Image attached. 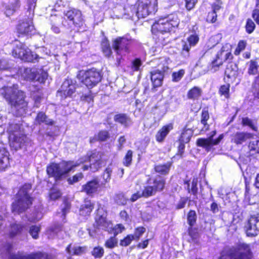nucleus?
I'll return each mask as SVG.
<instances>
[{
    "label": "nucleus",
    "mask_w": 259,
    "mask_h": 259,
    "mask_svg": "<svg viewBox=\"0 0 259 259\" xmlns=\"http://www.w3.org/2000/svg\"><path fill=\"white\" fill-rule=\"evenodd\" d=\"M1 95L12 107L15 108L18 116L26 114L28 108V102L25 101L24 92L12 87L4 86L1 89Z\"/></svg>",
    "instance_id": "nucleus-1"
},
{
    "label": "nucleus",
    "mask_w": 259,
    "mask_h": 259,
    "mask_svg": "<svg viewBox=\"0 0 259 259\" xmlns=\"http://www.w3.org/2000/svg\"><path fill=\"white\" fill-rule=\"evenodd\" d=\"M60 163L51 162L46 168L47 174L49 178H53L55 181L61 180L75 167L80 165V163L72 160H63Z\"/></svg>",
    "instance_id": "nucleus-2"
},
{
    "label": "nucleus",
    "mask_w": 259,
    "mask_h": 259,
    "mask_svg": "<svg viewBox=\"0 0 259 259\" xmlns=\"http://www.w3.org/2000/svg\"><path fill=\"white\" fill-rule=\"evenodd\" d=\"M7 132L8 143L12 150L17 151L26 146L27 137L21 130V124L14 122L9 123Z\"/></svg>",
    "instance_id": "nucleus-3"
},
{
    "label": "nucleus",
    "mask_w": 259,
    "mask_h": 259,
    "mask_svg": "<svg viewBox=\"0 0 259 259\" xmlns=\"http://www.w3.org/2000/svg\"><path fill=\"white\" fill-rule=\"evenodd\" d=\"M179 23L180 20L178 16L170 14L155 21L152 25L151 31L155 35L169 33L177 28Z\"/></svg>",
    "instance_id": "nucleus-4"
},
{
    "label": "nucleus",
    "mask_w": 259,
    "mask_h": 259,
    "mask_svg": "<svg viewBox=\"0 0 259 259\" xmlns=\"http://www.w3.org/2000/svg\"><path fill=\"white\" fill-rule=\"evenodd\" d=\"M76 78L80 83L91 89L96 86L102 80L101 72L96 68L80 70L76 74Z\"/></svg>",
    "instance_id": "nucleus-5"
},
{
    "label": "nucleus",
    "mask_w": 259,
    "mask_h": 259,
    "mask_svg": "<svg viewBox=\"0 0 259 259\" xmlns=\"http://www.w3.org/2000/svg\"><path fill=\"white\" fill-rule=\"evenodd\" d=\"M144 186L149 197L162 192L166 188V178L160 175L149 177Z\"/></svg>",
    "instance_id": "nucleus-6"
},
{
    "label": "nucleus",
    "mask_w": 259,
    "mask_h": 259,
    "mask_svg": "<svg viewBox=\"0 0 259 259\" xmlns=\"http://www.w3.org/2000/svg\"><path fill=\"white\" fill-rule=\"evenodd\" d=\"M136 15L139 19L144 18L157 11V0H137Z\"/></svg>",
    "instance_id": "nucleus-7"
},
{
    "label": "nucleus",
    "mask_w": 259,
    "mask_h": 259,
    "mask_svg": "<svg viewBox=\"0 0 259 259\" xmlns=\"http://www.w3.org/2000/svg\"><path fill=\"white\" fill-rule=\"evenodd\" d=\"M84 23V21L80 11L72 9L64 12L62 21V24L64 26L71 27L73 25L77 28H79Z\"/></svg>",
    "instance_id": "nucleus-8"
},
{
    "label": "nucleus",
    "mask_w": 259,
    "mask_h": 259,
    "mask_svg": "<svg viewBox=\"0 0 259 259\" xmlns=\"http://www.w3.org/2000/svg\"><path fill=\"white\" fill-rule=\"evenodd\" d=\"M12 55L15 58L20 59L25 62L33 63L38 61V56L33 53L25 45L21 42L17 45L12 51Z\"/></svg>",
    "instance_id": "nucleus-9"
},
{
    "label": "nucleus",
    "mask_w": 259,
    "mask_h": 259,
    "mask_svg": "<svg viewBox=\"0 0 259 259\" xmlns=\"http://www.w3.org/2000/svg\"><path fill=\"white\" fill-rule=\"evenodd\" d=\"M229 71V68L226 70L224 77L225 83L220 85L218 90V94L220 97L223 96L226 99H230L231 84L235 81L238 76L236 70H232L230 72Z\"/></svg>",
    "instance_id": "nucleus-10"
},
{
    "label": "nucleus",
    "mask_w": 259,
    "mask_h": 259,
    "mask_svg": "<svg viewBox=\"0 0 259 259\" xmlns=\"http://www.w3.org/2000/svg\"><path fill=\"white\" fill-rule=\"evenodd\" d=\"M33 197H23L16 196V199L12 203L11 209L12 213L20 214L29 209L34 201Z\"/></svg>",
    "instance_id": "nucleus-11"
},
{
    "label": "nucleus",
    "mask_w": 259,
    "mask_h": 259,
    "mask_svg": "<svg viewBox=\"0 0 259 259\" xmlns=\"http://www.w3.org/2000/svg\"><path fill=\"white\" fill-rule=\"evenodd\" d=\"M193 135V130L191 128H187V125L183 128L181 133L179 136L177 141L178 145L177 146L176 155L181 158L183 157L185 145L190 142Z\"/></svg>",
    "instance_id": "nucleus-12"
},
{
    "label": "nucleus",
    "mask_w": 259,
    "mask_h": 259,
    "mask_svg": "<svg viewBox=\"0 0 259 259\" xmlns=\"http://www.w3.org/2000/svg\"><path fill=\"white\" fill-rule=\"evenodd\" d=\"M217 259H243V243L224 247Z\"/></svg>",
    "instance_id": "nucleus-13"
},
{
    "label": "nucleus",
    "mask_w": 259,
    "mask_h": 259,
    "mask_svg": "<svg viewBox=\"0 0 259 259\" xmlns=\"http://www.w3.org/2000/svg\"><path fill=\"white\" fill-rule=\"evenodd\" d=\"M233 56L231 52L225 51L224 47H223L217 53L214 58L209 63L208 68L213 72L217 71L224 62L228 60H231Z\"/></svg>",
    "instance_id": "nucleus-14"
},
{
    "label": "nucleus",
    "mask_w": 259,
    "mask_h": 259,
    "mask_svg": "<svg viewBox=\"0 0 259 259\" xmlns=\"http://www.w3.org/2000/svg\"><path fill=\"white\" fill-rule=\"evenodd\" d=\"M217 131H212L210 135L207 138H200L197 139L196 144L198 147H202L207 151L209 152L213 146L217 145L220 144L221 141L224 138V134L220 135L217 138L213 139V137L216 135Z\"/></svg>",
    "instance_id": "nucleus-15"
},
{
    "label": "nucleus",
    "mask_w": 259,
    "mask_h": 259,
    "mask_svg": "<svg viewBox=\"0 0 259 259\" xmlns=\"http://www.w3.org/2000/svg\"><path fill=\"white\" fill-rule=\"evenodd\" d=\"M132 39L126 37L119 36L115 38L113 41L112 47L116 54L119 55L121 52L128 53Z\"/></svg>",
    "instance_id": "nucleus-16"
},
{
    "label": "nucleus",
    "mask_w": 259,
    "mask_h": 259,
    "mask_svg": "<svg viewBox=\"0 0 259 259\" xmlns=\"http://www.w3.org/2000/svg\"><path fill=\"white\" fill-rule=\"evenodd\" d=\"M247 236L254 237L259 233V214L251 215L245 226Z\"/></svg>",
    "instance_id": "nucleus-17"
},
{
    "label": "nucleus",
    "mask_w": 259,
    "mask_h": 259,
    "mask_svg": "<svg viewBox=\"0 0 259 259\" xmlns=\"http://www.w3.org/2000/svg\"><path fill=\"white\" fill-rule=\"evenodd\" d=\"M50 255L47 252L37 251L27 254H23L18 252L17 253H11L10 259H50Z\"/></svg>",
    "instance_id": "nucleus-18"
},
{
    "label": "nucleus",
    "mask_w": 259,
    "mask_h": 259,
    "mask_svg": "<svg viewBox=\"0 0 259 259\" xmlns=\"http://www.w3.org/2000/svg\"><path fill=\"white\" fill-rule=\"evenodd\" d=\"M150 79L152 83L151 90L153 92L157 91V89L163 84L164 78V72L159 69L150 72Z\"/></svg>",
    "instance_id": "nucleus-19"
},
{
    "label": "nucleus",
    "mask_w": 259,
    "mask_h": 259,
    "mask_svg": "<svg viewBox=\"0 0 259 259\" xmlns=\"http://www.w3.org/2000/svg\"><path fill=\"white\" fill-rule=\"evenodd\" d=\"M34 30V26L31 21H23L17 26V33L18 37L31 36Z\"/></svg>",
    "instance_id": "nucleus-20"
},
{
    "label": "nucleus",
    "mask_w": 259,
    "mask_h": 259,
    "mask_svg": "<svg viewBox=\"0 0 259 259\" xmlns=\"http://www.w3.org/2000/svg\"><path fill=\"white\" fill-rule=\"evenodd\" d=\"M199 41V34L194 32L187 37L186 41H183L181 53L189 56L191 48L195 47L198 43Z\"/></svg>",
    "instance_id": "nucleus-21"
},
{
    "label": "nucleus",
    "mask_w": 259,
    "mask_h": 259,
    "mask_svg": "<svg viewBox=\"0 0 259 259\" xmlns=\"http://www.w3.org/2000/svg\"><path fill=\"white\" fill-rule=\"evenodd\" d=\"M217 4H211V11L208 12L205 18V21L209 24H215L218 22V13L224 9V5H221V2H217Z\"/></svg>",
    "instance_id": "nucleus-22"
},
{
    "label": "nucleus",
    "mask_w": 259,
    "mask_h": 259,
    "mask_svg": "<svg viewBox=\"0 0 259 259\" xmlns=\"http://www.w3.org/2000/svg\"><path fill=\"white\" fill-rule=\"evenodd\" d=\"M100 183L97 178H95L83 184L81 186V191L89 196H93L97 193L100 188Z\"/></svg>",
    "instance_id": "nucleus-23"
},
{
    "label": "nucleus",
    "mask_w": 259,
    "mask_h": 259,
    "mask_svg": "<svg viewBox=\"0 0 259 259\" xmlns=\"http://www.w3.org/2000/svg\"><path fill=\"white\" fill-rule=\"evenodd\" d=\"M101 209L103 210L100 206L97 209V214L95 218V223L93 225L94 228L96 229H103L107 227L108 224L106 212L100 213Z\"/></svg>",
    "instance_id": "nucleus-24"
},
{
    "label": "nucleus",
    "mask_w": 259,
    "mask_h": 259,
    "mask_svg": "<svg viewBox=\"0 0 259 259\" xmlns=\"http://www.w3.org/2000/svg\"><path fill=\"white\" fill-rule=\"evenodd\" d=\"M174 129V123L172 122L163 125L155 134L156 141L158 143H162L170 132Z\"/></svg>",
    "instance_id": "nucleus-25"
},
{
    "label": "nucleus",
    "mask_w": 259,
    "mask_h": 259,
    "mask_svg": "<svg viewBox=\"0 0 259 259\" xmlns=\"http://www.w3.org/2000/svg\"><path fill=\"white\" fill-rule=\"evenodd\" d=\"M95 206V204L88 198L84 199L83 203L80 206L79 214L80 215L87 217L91 215Z\"/></svg>",
    "instance_id": "nucleus-26"
},
{
    "label": "nucleus",
    "mask_w": 259,
    "mask_h": 259,
    "mask_svg": "<svg viewBox=\"0 0 259 259\" xmlns=\"http://www.w3.org/2000/svg\"><path fill=\"white\" fill-rule=\"evenodd\" d=\"M10 154L5 147H0V171L5 170L10 167Z\"/></svg>",
    "instance_id": "nucleus-27"
},
{
    "label": "nucleus",
    "mask_w": 259,
    "mask_h": 259,
    "mask_svg": "<svg viewBox=\"0 0 259 259\" xmlns=\"http://www.w3.org/2000/svg\"><path fill=\"white\" fill-rule=\"evenodd\" d=\"M4 6V13L6 16L10 17L13 15L21 7L20 0H12L9 4H5Z\"/></svg>",
    "instance_id": "nucleus-28"
},
{
    "label": "nucleus",
    "mask_w": 259,
    "mask_h": 259,
    "mask_svg": "<svg viewBox=\"0 0 259 259\" xmlns=\"http://www.w3.org/2000/svg\"><path fill=\"white\" fill-rule=\"evenodd\" d=\"M114 121L122 125L124 127H128L132 124L130 117L126 113H120L116 114L113 117Z\"/></svg>",
    "instance_id": "nucleus-29"
},
{
    "label": "nucleus",
    "mask_w": 259,
    "mask_h": 259,
    "mask_svg": "<svg viewBox=\"0 0 259 259\" xmlns=\"http://www.w3.org/2000/svg\"><path fill=\"white\" fill-rule=\"evenodd\" d=\"M172 161H168L162 164H158L154 165V171L158 174V175L164 177L169 173Z\"/></svg>",
    "instance_id": "nucleus-30"
},
{
    "label": "nucleus",
    "mask_w": 259,
    "mask_h": 259,
    "mask_svg": "<svg viewBox=\"0 0 259 259\" xmlns=\"http://www.w3.org/2000/svg\"><path fill=\"white\" fill-rule=\"evenodd\" d=\"M210 119V115L208 107H204L202 109L200 113V123L202 125V127L200 132H207L210 129V125L208 121Z\"/></svg>",
    "instance_id": "nucleus-31"
},
{
    "label": "nucleus",
    "mask_w": 259,
    "mask_h": 259,
    "mask_svg": "<svg viewBox=\"0 0 259 259\" xmlns=\"http://www.w3.org/2000/svg\"><path fill=\"white\" fill-rule=\"evenodd\" d=\"M253 136L250 133H244V141L247 139H251L249 143L248 149L250 151L259 153V139H254Z\"/></svg>",
    "instance_id": "nucleus-32"
},
{
    "label": "nucleus",
    "mask_w": 259,
    "mask_h": 259,
    "mask_svg": "<svg viewBox=\"0 0 259 259\" xmlns=\"http://www.w3.org/2000/svg\"><path fill=\"white\" fill-rule=\"evenodd\" d=\"M110 138V135L109 131L106 130H102L99 131L93 137H91L89 142L90 143L96 142H103L107 141Z\"/></svg>",
    "instance_id": "nucleus-33"
},
{
    "label": "nucleus",
    "mask_w": 259,
    "mask_h": 259,
    "mask_svg": "<svg viewBox=\"0 0 259 259\" xmlns=\"http://www.w3.org/2000/svg\"><path fill=\"white\" fill-rule=\"evenodd\" d=\"M97 157V154L95 152L92 153L88 155V160L91 163L90 164V170L93 172L98 171L101 167V160L96 159Z\"/></svg>",
    "instance_id": "nucleus-34"
},
{
    "label": "nucleus",
    "mask_w": 259,
    "mask_h": 259,
    "mask_svg": "<svg viewBox=\"0 0 259 259\" xmlns=\"http://www.w3.org/2000/svg\"><path fill=\"white\" fill-rule=\"evenodd\" d=\"M76 87L75 84L70 83L67 81V85L66 89H62L60 91H58L60 95L64 98L67 97H71L73 94L76 92Z\"/></svg>",
    "instance_id": "nucleus-35"
},
{
    "label": "nucleus",
    "mask_w": 259,
    "mask_h": 259,
    "mask_svg": "<svg viewBox=\"0 0 259 259\" xmlns=\"http://www.w3.org/2000/svg\"><path fill=\"white\" fill-rule=\"evenodd\" d=\"M101 51L104 56L107 58H110L112 56V51L109 40L106 36L104 37L101 41Z\"/></svg>",
    "instance_id": "nucleus-36"
},
{
    "label": "nucleus",
    "mask_w": 259,
    "mask_h": 259,
    "mask_svg": "<svg viewBox=\"0 0 259 259\" xmlns=\"http://www.w3.org/2000/svg\"><path fill=\"white\" fill-rule=\"evenodd\" d=\"M202 93V91L200 88L194 86L187 92V98L192 101L198 100L201 97Z\"/></svg>",
    "instance_id": "nucleus-37"
},
{
    "label": "nucleus",
    "mask_w": 259,
    "mask_h": 259,
    "mask_svg": "<svg viewBox=\"0 0 259 259\" xmlns=\"http://www.w3.org/2000/svg\"><path fill=\"white\" fill-rule=\"evenodd\" d=\"M10 227L11 230L9 236L10 238H13L22 233L24 226L20 224L13 223L10 225Z\"/></svg>",
    "instance_id": "nucleus-38"
},
{
    "label": "nucleus",
    "mask_w": 259,
    "mask_h": 259,
    "mask_svg": "<svg viewBox=\"0 0 259 259\" xmlns=\"http://www.w3.org/2000/svg\"><path fill=\"white\" fill-rule=\"evenodd\" d=\"M113 199L114 202L118 206H124L127 204L128 201L125 193L122 192L115 193Z\"/></svg>",
    "instance_id": "nucleus-39"
},
{
    "label": "nucleus",
    "mask_w": 259,
    "mask_h": 259,
    "mask_svg": "<svg viewBox=\"0 0 259 259\" xmlns=\"http://www.w3.org/2000/svg\"><path fill=\"white\" fill-rule=\"evenodd\" d=\"M35 121L38 124H41L42 123H45L47 125H53L55 122L52 119H48V116L45 113L39 111L37 113Z\"/></svg>",
    "instance_id": "nucleus-40"
},
{
    "label": "nucleus",
    "mask_w": 259,
    "mask_h": 259,
    "mask_svg": "<svg viewBox=\"0 0 259 259\" xmlns=\"http://www.w3.org/2000/svg\"><path fill=\"white\" fill-rule=\"evenodd\" d=\"M249 186L245 182V193L244 199V204L251 205L255 203V196L252 195L249 192Z\"/></svg>",
    "instance_id": "nucleus-41"
},
{
    "label": "nucleus",
    "mask_w": 259,
    "mask_h": 259,
    "mask_svg": "<svg viewBox=\"0 0 259 259\" xmlns=\"http://www.w3.org/2000/svg\"><path fill=\"white\" fill-rule=\"evenodd\" d=\"M32 188V185L30 183H24L21 186L16 196H20L23 197H32L29 194V191Z\"/></svg>",
    "instance_id": "nucleus-42"
},
{
    "label": "nucleus",
    "mask_w": 259,
    "mask_h": 259,
    "mask_svg": "<svg viewBox=\"0 0 259 259\" xmlns=\"http://www.w3.org/2000/svg\"><path fill=\"white\" fill-rule=\"evenodd\" d=\"M62 196V193L59 189L52 187L50 190L49 193V199L53 201H55L60 198Z\"/></svg>",
    "instance_id": "nucleus-43"
},
{
    "label": "nucleus",
    "mask_w": 259,
    "mask_h": 259,
    "mask_svg": "<svg viewBox=\"0 0 259 259\" xmlns=\"http://www.w3.org/2000/svg\"><path fill=\"white\" fill-rule=\"evenodd\" d=\"M84 177L83 173L79 172L67 178V182L69 185H73L82 180Z\"/></svg>",
    "instance_id": "nucleus-44"
},
{
    "label": "nucleus",
    "mask_w": 259,
    "mask_h": 259,
    "mask_svg": "<svg viewBox=\"0 0 259 259\" xmlns=\"http://www.w3.org/2000/svg\"><path fill=\"white\" fill-rule=\"evenodd\" d=\"M25 78L26 80L30 81H35L36 78L38 75L37 71L32 70L30 68H26L25 69Z\"/></svg>",
    "instance_id": "nucleus-45"
},
{
    "label": "nucleus",
    "mask_w": 259,
    "mask_h": 259,
    "mask_svg": "<svg viewBox=\"0 0 259 259\" xmlns=\"http://www.w3.org/2000/svg\"><path fill=\"white\" fill-rule=\"evenodd\" d=\"M187 223L189 226H194L197 221V214L194 210L190 209L187 215Z\"/></svg>",
    "instance_id": "nucleus-46"
},
{
    "label": "nucleus",
    "mask_w": 259,
    "mask_h": 259,
    "mask_svg": "<svg viewBox=\"0 0 259 259\" xmlns=\"http://www.w3.org/2000/svg\"><path fill=\"white\" fill-rule=\"evenodd\" d=\"M91 254L95 258H101L104 255V249L101 246L94 247L91 251Z\"/></svg>",
    "instance_id": "nucleus-47"
},
{
    "label": "nucleus",
    "mask_w": 259,
    "mask_h": 259,
    "mask_svg": "<svg viewBox=\"0 0 259 259\" xmlns=\"http://www.w3.org/2000/svg\"><path fill=\"white\" fill-rule=\"evenodd\" d=\"M188 233L193 241L197 240L200 237V234L197 227L189 226L188 228Z\"/></svg>",
    "instance_id": "nucleus-48"
},
{
    "label": "nucleus",
    "mask_w": 259,
    "mask_h": 259,
    "mask_svg": "<svg viewBox=\"0 0 259 259\" xmlns=\"http://www.w3.org/2000/svg\"><path fill=\"white\" fill-rule=\"evenodd\" d=\"M143 62L140 58H135L131 62V68L133 72L141 71Z\"/></svg>",
    "instance_id": "nucleus-49"
},
{
    "label": "nucleus",
    "mask_w": 259,
    "mask_h": 259,
    "mask_svg": "<svg viewBox=\"0 0 259 259\" xmlns=\"http://www.w3.org/2000/svg\"><path fill=\"white\" fill-rule=\"evenodd\" d=\"M142 197L146 198H149V196L144 187L141 192L137 191V192L132 195L130 198V201L132 202H135L138 199Z\"/></svg>",
    "instance_id": "nucleus-50"
},
{
    "label": "nucleus",
    "mask_w": 259,
    "mask_h": 259,
    "mask_svg": "<svg viewBox=\"0 0 259 259\" xmlns=\"http://www.w3.org/2000/svg\"><path fill=\"white\" fill-rule=\"evenodd\" d=\"M133 152L132 150H128L122 160V164L124 166L129 167L132 163Z\"/></svg>",
    "instance_id": "nucleus-51"
},
{
    "label": "nucleus",
    "mask_w": 259,
    "mask_h": 259,
    "mask_svg": "<svg viewBox=\"0 0 259 259\" xmlns=\"http://www.w3.org/2000/svg\"><path fill=\"white\" fill-rule=\"evenodd\" d=\"M106 248L113 249L118 246V240L115 236H111L104 243Z\"/></svg>",
    "instance_id": "nucleus-52"
},
{
    "label": "nucleus",
    "mask_w": 259,
    "mask_h": 259,
    "mask_svg": "<svg viewBox=\"0 0 259 259\" xmlns=\"http://www.w3.org/2000/svg\"><path fill=\"white\" fill-rule=\"evenodd\" d=\"M244 126H247L253 131H256L257 127L256 126L257 121L255 119H251L248 117L244 118Z\"/></svg>",
    "instance_id": "nucleus-53"
},
{
    "label": "nucleus",
    "mask_w": 259,
    "mask_h": 259,
    "mask_svg": "<svg viewBox=\"0 0 259 259\" xmlns=\"http://www.w3.org/2000/svg\"><path fill=\"white\" fill-rule=\"evenodd\" d=\"M198 184V179L197 178H194L192 179L191 182V188L188 189V192L189 193H191L194 196H195V198H197V194L198 189L197 187Z\"/></svg>",
    "instance_id": "nucleus-54"
},
{
    "label": "nucleus",
    "mask_w": 259,
    "mask_h": 259,
    "mask_svg": "<svg viewBox=\"0 0 259 259\" xmlns=\"http://www.w3.org/2000/svg\"><path fill=\"white\" fill-rule=\"evenodd\" d=\"M40 231V226L32 225L29 228V233L34 239H37L38 238V234Z\"/></svg>",
    "instance_id": "nucleus-55"
},
{
    "label": "nucleus",
    "mask_w": 259,
    "mask_h": 259,
    "mask_svg": "<svg viewBox=\"0 0 259 259\" xmlns=\"http://www.w3.org/2000/svg\"><path fill=\"white\" fill-rule=\"evenodd\" d=\"M185 74V70L183 69L179 70L178 71L173 72L171 74L172 81L173 82L179 81L183 77Z\"/></svg>",
    "instance_id": "nucleus-56"
},
{
    "label": "nucleus",
    "mask_w": 259,
    "mask_h": 259,
    "mask_svg": "<svg viewBox=\"0 0 259 259\" xmlns=\"http://www.w3.org/2000/svg\"><path fill=\"white\" fill-rule=\"evenodd\" d=\"M146 228L143 226H140L136 228L134 231V234L133 236L134 239L136 240H139L140 238L142 235L145 232Z\"/></svg>",
    "instance_id": "nucleus-57"
},
{
    "label": "nucleus",
    "mask_w": 259,
    "mask_h": 259,
    "mask_svg": "<svg viewBox=\"0 0 259 259\" xmlns=\"http://www.w3.org/2000/svg\"><path fill=\"white\" fill-rule=\"evenodd\" d=\"M134 240L133 234H128L120 240L119 244L121 246L126 247L130 245Z\"/></svg>",
    "instance_id": "nucleus-58"
},
{
    "label": "nucleus",
    "mask_w": 259,
    "mask_h": 259,
    "mask_svg": "<svg viewBox=\"0 0 259 259\" xmlns=\"http://www.w3.org/2000/svg\"><path fill=\"white\" fill-rule=\"evenodd\" d=\"M231 142L237 145L243 143V133L237 132L232 135Z\"/></svg>",
    "instance_id": "nucleus-59"
},
{
    "label": "nucleus",
    "mask_w": 259,
    "mask_h": 259,
    "mask_svg": "<svg viewBox=\"0 0 259 259\" xmlns=\"http://www.w3.org/2000/svg\"><path fill=\"white\" fill-rule=\"evenodd\" d=\"M88 250L87 246H76L73 248V252L71 253L72 255H80L82 254L86 253Z\"/></svg>",
    "instance_id": "nucleus-60"
},
{
    "label": "nucleus",
    "mask_w": 259,
    "mask_h": 259,
    "mask_svg": "<svg viewBox=\"0 0 259 259\" xmlns=\"http://www.w3.org/2000/svg\"><path fill=\"white\" fill-rule=\"evenodd\" d=\"M112 172V168L110 167H106L102 174V177L104 179V183H108L110 179L111 174Z\"/></svg>",
    "instance_id": "nucleus-61"
},
{
    "label": "nucleus",
    "mask_w": 259,
    "mask_h": 259,
    "mask_svg": "<svg viewBox=\"0 0 259 259\" xmlns=\"http://www.w3.org/2000/svg\"><path fill=\"white\" fill-rule=\"evenodd\" d=\"M81 100L88 103H93L94 100V96L92 92L90 90L88 94H83L81 97Z\"/></svg>",
    "instance_id": "nucleus-62"
},
{
    "label": "nucleus",
    "mask_w": 259,
    "mask_h": 259,
    "mask_svg": "<svg viewBox=\"0 0 259 259\" xmlns=\"http://www.w3.org/2000/svg\"><path fill=\"white\" fill-rule=\"evenodd\" d=\"M48 76V72L44 70H41L40 73L38 72V75L36 78L35 81L40 83H44L46 82Z\"/></svg>",
    "instance_id": "nucleus-63"
},
{
    "label": "nucleus",
    "mask_w": 259,
    "mask_h": 259,
    "mask_svg": "<svg viewBox=\"0 0 259 259\" xmlns=\"http://www.w3.org/2000/svg\"><path fill=\"white\" fill-rule=\"evenodd\" d=\"M244 259H252L253 255L250 246L244 243Z\"/></svg>",
    "instance_id": "nucleus-64"
}]
</instances>
